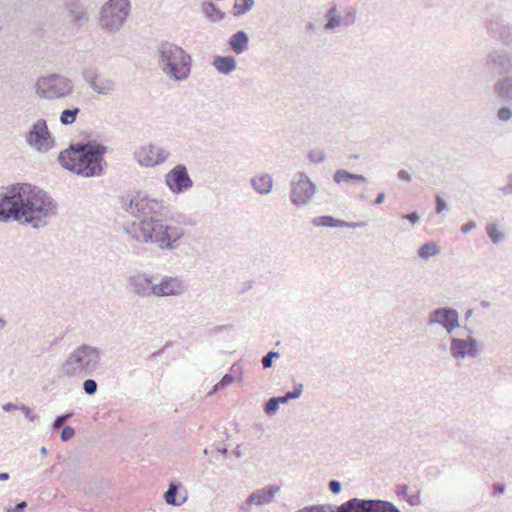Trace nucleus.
<instances>
[{"mask_svg":"<svg viewBox=\"0 0 512 512\" xmlns=\"http://www.w3.org/2000/svg\"><path fill=\"white\" fill-rule=\"evenodd\" d=\"M275 399L277 400L278 404H285L289 401V399L287 398V395L285 394L284 396H279V397H275Z\"/></svg>","mask_w":512,"mask_h":512,"instance_id":"0e129e2a","label":"nucleus"},{"mask_svg":"<svg viewBox=\"0 0 512 512\" xmlns=\"http://www.w3.org/2000/svg\"><path fill=\"white\" fill-rule=\"evenodd\" d=\"M169 155V151L157 147L153 144L142 147L135 153L139 164L146 167H154L162 164L169 157Z\"/></svg>","mask_w":512,"mask_h":512,"instance_id":"dca6fc26","label":"nucleus"},{"mask_svg":"<svg viewBox=\"0 0 512 512\" xmlns=\"http://www.w3.org/2000/svg\"><path fill=\"white\" fill-rule=\"evenodd\" d=\"M487 235L489 236L490 240L493 242V244L498 245L499 243L503 242L505 239V235L503 232H501L496 224H489L486 227Z\"/></svg>","mask_w":512,"mask_h":512,"instance_id":"72a5a7b5","label":"nucleus"},{"mask_svg":"<svg viewBox=\"0 0 512 512\" xmlns=\"http://www.w3.org/2000/svg\"><path fill=\"white\" fill-rule=\"evenodd\" d=\"M180 484L172 482L170 483L167 491L164 493V499L167 504L172 506H180L182 503H184L186 498H183V500L178 501L177 500V494L179 490Z\"/></svg>","mask_w":512,"mask_h":512,"instance_id":"c85d7f7f","label":"nucleus"},{"mask_svg":"<svg viewBox=\"0 0 512 512\" xmlns=\"http://www.w3.org/2000/svg\"><path fill=\"white\" fill-rule=\"evenodd\" d=\"M212 65L221 74L227 75L236 69L237 63L233 56H215Z\"/></svg>","mask_w":512,"mask_h":512,"instance_id":"b1692460","label":"nucleus"},{"mask_svg":"<svg viewBox=\"0 0 512 512\" xmlns=\"http://www.w3.org/2000/svg\"><path fill=\"white\" fill-rule=\"evenodd\" d=\"M188 290L187 283L178 276H163L153 285V296L179 297Z\"/></svg>","mask_w":512,"mask_h":512,"instance_id":"f8f14e48","label":"nucleus"},{"mask_svg":"<svg viewBox=\"0 0 512 512\" xmlns=\"http://www.w3.org/2000/svg\"><path fill=\"white\" fill-rule=\"evenodd\" d=\"M497 96L506 102H512V75H506L497 80L494 85Z\"/></svg>","mask_w":512,"mask_h":512,"instance_id":"412c9836","label":"nucleus"},{"mask_svg":"<svg viewBox=\"0 0 512 512\" xmlns=\"http://www.w3.org/2000/svg\"><path fill=\"white\" fill-rule=\"evenodd\" d=\"M67 21L69 26L79 27L84 21H87L88 14L85 7L78 1L68 3Z\"/></svg>","mask_w":512,"mask_h":512,"instance_id":"6ab92c4d","label":"nucleus"},{"mask_svg":"<svg viewBox=\"0 0 512 512\" xmlns=\"http://www.w3.org/2000/svg\"><path fill=\"white\" fill-rule=\"evenodd\" d=\"M402 219L408 220L412 224H417L420 220V216L416 211H414L412 213L402 215Z\"/></svg>","mask_w":512,"mask_h":512,"instance_id":"8fccbe9b","label":"nucleus"},{"mask_svg":"<svg viewBox=\"0 0 512 512\" xmlns=\"http://www.w3.org/2000/svg\"><path fill=\"white\" fill-rule=\"evenodd\" d=\"M233 6V15L236 17L242 16L254 7V0H236Z\"/></svg>","mask_w":512,"mask_h":512,"instance_id":"2f4dec72","label":"nucleus"},{"mask_svg":"<svg viewBox=\"0 0 512 512\" xmlns=\"http://www.w3.org/2000/svg\"><path fill=\"white\" fill-rule=\"evenodd\" d=\"M435 203H436V206H435L436 213H441L448 209L446 202L439 195L436 196Z\"/></svg>","mask_w":512,"mask_h":512,"instance_id":"de8ad7c7","label":"nucleus"},{"mask_svg":"<svg viewBox=\"0 0 512 512\" xmlns=\"http://www.w3.org/2000/svg\"><path fill=\"white\" fill-rule=\"evenodd\" d=\"M494 491H495L496 493H500V494L504 493V491H505V486H504V484H501V483H497V484H495V485H494Z\"/></svg>","mask_w":512,"mask_h":512,"instance_id":"e2e57ef3","label":"nucleus"},{"mask_svg":"<svg viewBox=\"0 0 512 512\" xmlns=\"http://www.w3.org/2000/svg\"><path fill=\"white\" fill-rule=\"evenodd\" d=\"M80 108L74 107L71 109H65L60 114V122L63 125H71L76 121Z\"/></svg>","mask_w":512,"mask_h":512,"instance_id":"473e14b6","label":"nucleus"},{"mask_svg":"<svg viewBox=\"0 0 512 512\" xmlns=\"http://www.w3.org/2000/svg\"><path fill=\"white\" fill-rule=\"evenodd\" d=\"M397 177L400 180L405 181V182H410L411 181L410 174L406 170H400L398 172V174H397Z\"/></svg>","mask_w":512,"mask_h":512,"instance_id":"4d7b16f0","label":"nucleus"},{"mask_svg":"<svg viewBox=\"0 0 512 512\" xmlns=\"http://www.w3.org/2000/svg\"><path fill=\"white\" fill-rule=\"evenodd\" d=\"M82 388L87 395L93 396L97 392L98 384L94 379L88 378L82 383Z\"/></svg>","mask_w":512,"mask_h":512,"instance_id":"f704fd0d","label":"nucleus"},{"mask_svg":"<svg viewBox=\"0 0 512 512\" xmlns=\"http://www.w3.org/2000/svg\"><path fill=\"white\" fill-rule=\"evenodd\" d=\"M312 224L316 227H348V228H357L364 227L366 222H347L344 220L336 219L333 216H318L312 219Z\"/></svg>","mask_w":512,"mask_h":512,"instance_id":"a211bd4d","label":"nucleus"},{"mask_svg":"<svg viewBox=\"0 0 512 512\" xmlns=\"http://www.w3.org/2000/svg\"><path fill=\"white\" fill-rule=\"evenodd\" d=\"M73 412H66L64 414H61L59 416H57L55 418V420L53 421L52 423V429L53 430H58L60 429V427L65 423L67 422L69 419H71L73 417Z\"/></svg>","mask_w":512,"mask_h":512,"instance_id":"e433bc0d","label":"nucleus"},{"mask_svg":"<svg viewBox=\"0 0 512 512\" xmlns=\"http://www.w3.org/2000/svg\"><path fill=\"white\" fill-rule=\"evenodd\" d=\"M130 11V0H108L99 11V26L109 33H116L124 26Z\"/></svg>","mask_w":512,"mask_h":512,"instance_id":"423d86ee","label":"nucleus"},{"mask_svg":"<svg viewBox=\"0 0 512 512\" xmlns=\"http://www.w3.org/2000/svg\"><path fill=\"white\" fill-rule=\"evenodd\" d=\"M314 512H338V508L335 509L331 505H318L313 506Z\"/></svg>","mask_w":512,"mask_h":512,"instance_id":"3c124183","label":"nucleus"},{"mask_svg":"<svg viewBox=\"0 0 512 512\" xmlns=\"http://www.w3.org/2000/svg\"><path fill=\"white\" fill-rule=\"evenodd\" d=\"M75 435V429L71 426H65L61 431V440L63 442L69 441Z\"/></svg>","mask_w":512,"mask_h":512,"instance_id":"c03bdc74","label":"nucleus"},{"mask_svg":"<svg viewBox=\"0 0 512 512\" xmlns=\"http://www.w3.org/2000/svg\"><path fill=\"white\" fill-rule=\"evenodd\" d=\"M329 489L333 494H339L342 490V484L338 480H331L329 482Z\"/></svg>","mask_w":512,"mask_h":512,"instance_id":"09e8293b","label":"nucleus"},{"mask_svg":"<svg viewBox=\"0 0 512 512\" xmlns=\"http://www.w3.org/2000/svg\"><path fill=\"white\" fill-rule=\"evenodd\" d=\"M26 507H27V502L21 501V502L17 503L15 507L9 509L8 512H23Z\"/></svg>","mask_w":512,"mask_h":512,"instance_id":"5fc2aeb1","label":"nucleus"},{"mask_svg":"<svg viewBox=\"0 0 512 512\" xmlns=\"http://www.w3.org/2000/svg\"><path fill=\"white\" fill-rule=\"evenodd\" d=\"M26 144L38 153H47L56 145L55 139L43 118L36 120L25 134Z\"/></svg>","mask_w":512,"mask_h":512,"instance_id":"6e6552de","label":"nucleus"},{"mask_svg":"<svg viewBox=\"0 0 512 512\" xmlns=\"http://www.w3.org/2000/svg\"><path fill=\"white\" fill-rule=\"evenodd\" d=\"M279 491V487L269 485L262 489L256 490L257 505L262 506L273 501L275 494Z\"/></svg>","mask_w":512,"mask_h":512,"instance_id":"a878e982","label":"nucleus"},{"mask_svg":"<svg viewBox=\"0 0 512 512\" xmlns=\"http://www.w3.org/2000/svg\"><path fill=\"white\" fill-rule=\"evenodd\" d=\"M356 22V12L355 11H346L345 15L341 16V24L344 26H351Z\"/></svg>","mask_w":512,"mask_h":512,"instance_id":"37998d69","label":"nucleus"},{"mask_svg":"<svg viewBox=\"0 0 512 512\" xmlns=\"http://www.w3.org/2000/svg\"><path fill=\"white\" fill-rule=\"evenodd\" d=\"M123 209L135 217L125 226L126 233L140 243L156 244L161 250H174L184 236L183 228L165 223L172 212L163 200L138 192L129 200L122 199Z\"/></svg>","mask_w":512,"mask_h":512,"instance_id":"f257e3e1","label":"nucleus"},{"mask_svg":"<svg viewBox=\"0 0 512 512\" xmlns=\"http://www.w3.org/2000/svg\"><path fill=\"white\" fill-rule=\"evenodd\" d=\"M406 500L411 506H417L420 504V493L418 492L415 495H410Z\"/></svg>","mask_w":512,"mask_h":512,"instance_id":"864d4df0","label":"nucleus"},{"mask_svg":"<svg viewBox=\"0 0 512 512\" xmlns=\"http://www.w3.org/2000/svg\"><path fill=\"white\" fill-rule=\"evenodd\" d=\"M326 23L324 25L325 31H330L335 28L340 27L341 24V16L338 14V9L334 5L328 9V11L325 14Z\"/></svg>","mask_w":512,"mask_h":512,"instance_id":"bb28decb","label":"nucleus"},{"mask_svg":"<svg viewBox=\"0 0 512 512\" xmlns=\"http://www.w3.org/2000/svg\"><path fill=\"white\" fill-rule=\"evenodd\" d=\"M72 80L62 74L51 73L38 77L35 93L42 99L57 100L73 93Z\"/></svg>","mask_w":512,"mask_h":512,"instance_id":"0eeeda50","label":"nucleus"},{"mask_svg":"<svg viewBox=\"0 0 512 512\" xmlns=\"http://www.w3.org/2000/svg\"><path fill=\"white\" fill-rule=\"evenodd\" d=\"M459 313L456 309L451 307H440L432 310L427 319L428 326L439 325L448 334H452L453 331L460 327Z\"/></svg>","mask_w":512,"mask_h":512,"instance_id":"9b49d317","label":"nucleus"},{"mask_svg":"<svg viewBox=\"0 0 512 512\" xmlns=\"http://www.w3.org/2000/svg\"><path fill=\"white\" fill-rule=\"evenodd\" d=\"M449 352L456 360L476 358L479 355L478 341L473 337H451Z\"/></svg>","mask_w":512,"mask_h":512,"instance_id":"2eb2a0df","label":"nucleus"},{"mask_svg":"<svg viewBox=\"0 0 512 512\" xmlns=\"http://www.w3.org/2000/svg\"><path fill=\"white\" fill-rule=\"evenodd\" d=\"M249 36L243 31L239 30L234 33L228 40L230 49L236 54H242L248 49Z\"/></svg>","mask_w":512,"mask_h":512,"instance_id":"4be33fe9","label":"nucleus"},{"mask_svg":"<svg viewBox=\"0 0 512 512\" xmlns=\"http://www.w3.org/2000/svg\"><path fill=\"white\" fill-rule=\"evenodd\" d=\"M408 491V486L406 484H402L398 486L397 494L400 496H406Z\"/></svg>","mask_w":512,"mask_h":512,"instance_id":"bf43d9fd","label":"nucleus"},{"mask_svg":"<svg viewBox=\"0 0 512 512\" xmlns=\"http://www.w3.org/2000/svg\"><path fill=\"white\" fill-rule=\"evenodd\" d=\"M82 76L84 81L88 83L91 89H93L95 84L98 82V75L93 70L84 69L82 71Z\"/></svg>","mask_w":512,"mask_h":512,"instance_id":"c9c22d12","label":"nucleus"},{"mask_svg":"<svg viewBox=\"0 0 512 512\" xmlns=\"http://www.w3.org/2000/svg\"><path fill=\"white\" fill-rule=\"evenodd\" d=\"M240 511H241V512H251V506H250L247 502H244V503L240 506Z\"/></svg>","mask_w":512,"mask_h":512,"instance_id":"69168bd1","label":"nucleus"},{"mask_svg":"<svg viewBox=\"0 0 512 512\" xmlns=\"http://www.w3.org/2000/svg\"><path fill=\"white\" fill-rule=\"evenodd\" d=\"M107 147L94 140L70 144L58 155L59 164L80 176H98L103 171Z\"/></svg>","mask_w":512,"mask_h":512,"instance_id":"7ed1b4c3","label":"nucleus"},{"mask_svg":"<svg viewBox=\"0 0 512 512\" xmlns=\"http://www.w3.org/2000/svg\"><path fill=\"white\" fill-rule=\"evenodd\" d=\"M20 406L14 404V403H11V402H8V403H5L2 405V409L6 412H10L12 410H16V409H19Z\"/></svg>","mask_w":512,"mask_h":512,"instance_id":"13d9d810","label":"nucleus"},{"mask_svg":"<svg viewBox=\"0 0 512 512\" xmlns=\"http://www.w3.org/2000/svg\"><path fill=\"white\" fill-rule=\"evenodd\" d=\"M297 512H314L313 506L305 507Z\"/></svg>","mask_w":512,"mask_h":512,"instance_id":"774afa93","label":"nucleus"},{"mask_svg":"<svg viewBox=\"0 0 512 512\" xmlns=\"http://www.w3.org/2000/svg\"><path fill=\"white\" fill-rule=\"evenodd\" d=\"M500 191L505 195L512 194V173L508 176V184L501 187Z\"/></svg>","mask_w":512,"mask_h":512,"instance_id":"603ef678","label":"nucleus"},{"mask_svg":"<svg viewBox=\"0 0 512 512\" xmlns=\"http://www.w3.org/2000/svg\"><path fill=\"white\" fill-rule=\"evenodd\" d=\"M306 31H314L316 29V26L313 22H309L307 23L306 27H305Z\"/></svg>","mask_w":512,"mask_h":512,"instance_id":"338daca9","label":"nucleus"},{"mask_svg":"<svg viewBox=\"0 0 512 512\" xmlns=\"http://www.w3.org/2000/svg\"><path fill=\"white\" fill-rule=\"evenodd\" d=\"M57 203L45 190L29 183L1 188L0 222H18L34 229L45 227L57 215Z\"/></svg>","mask_w":512,"mask_h":512,"instance_id":"f03ea898","label":"nucleus"},{"mask_svg":"<svg viewBox=\"0 0 512 512\" xmlns=\"http://www.w3.org/2000/svg\"><path fill=\"white\" fill-rule=\"evenodd\" d=\"M128 285L133 294L141 298H148L153 296V285H155V278L153 275L138 272L130 276L128 279Z\"/></svg>","mask_w":512,"mask_h":512,"instance_id":"f3484780","label":"nucleus"},{"mask_svg":"<svg viewBox=\"0 0 512 512\" xmlns=\"http://www.w3.org/2000/svg\"><path fill=\"white\" fill-rule=\"evenodd\" d=\"M201 11L204 16L211 22L221 21L225 17V13L211 1H203L201 3Z\"/></svg>","mask_w":512,"mask_h":512,"instance_id":"393cba45","label":"nucleus"},{"mask_svg":"<svg viewBox=\"0 0 512 512\" xmlns=\"http://www.w3.org/2000/svg\"><path fill=\"white\" fill-rule=\"evenodd\" d=\"M92 90L98 94L108 95L115 90V84L110 79H98V82L95 84Z\"/></svg>","mask_w":512,"mask_h":512,"instance_id":"7c9ffc66","label":"nucleus"},{"mask_svg":"<svg viewBox=\"0 0 512 512\" xmlns=\"http://www.w3.org/2000/svg\"><path fill=\"white\" fill-rule=\"evenodd\" d=\"M489 32L498 37V39L503 43V45L512 44V25L504 24L496 21H491L488 26Z\"/></svg>","mask_w":512,"mask_h":512,"instance_id":"aec40b11","label":"nucleus"},{"mask_svg":"<svg viewBox=\"0 0 512 512\" xmlns=\"http://www.w3.org/2000/svg\"><path fill=\"white\" fill-rule=\"evenodd\" d=\"M279 404L275 397L270 398L267 403L265 404L264 411L267 415H274L279 410Z\"/></svg>","mask_w":512,"mask_h":512,"instance_id":"ea45409f","label":"nucleus"},{"mask_svg":"<svg viewBox=\"0 0 512 512\" xmlns=\"http://www.w3.org/2000/svg\"><path fill=\"white\" fill-rule=\"evenodd\" d=\"M101 351L99 348L82 344L76 347L62 364V371L67 377L84 378L92 376L100 367Z\"/></svg>","mask_w":512,"mask_h":512,"instance_id":"39448f33","label":"nucleus"},{"mask_svg":"<svg viewBox=\"0 0 512 512\" xmlns=\"http://www.w3.org/2000/svg\"><path fill=\"white\" fill-rule=\"evenodd\" d=\"M385 200V193L384 192H380L377 197L375 198L374 200V204L376 205H380L384 202Z\"/></svg>","mask_w":512,"mask_h":512,"instance_id":"680f3d73","label":"nucleus"},{"mask_svg":"<svg viewBox=\"0 0 512 512\" xmlns=\"http://www.w3.org/2000/svg\"><path fill=\"white\" fill-rule=\"evenodd\" d=\"M234 376L232 374H225L222 379L213 387V392L222 389L234 382Z\"/></svg>","mask_w":512,"mask_h":512,"instance_id":"a19ab883","label":"nucleus"},{"mask_svg":"<svg viewBox=\"0 0 512 512\" xmlns=\"http://www.w3.org/2000/svg\"><path fill=\"white\" fill-rule=\"evenodd\" d=\"M338 512H401L393 503L380 499L352 498L341 504Z\"/></svg>","mask_w":512,"mask_h":512,"instance_id":"1a4fd4ad","label":"nucleus"},{"mask_svg":"<svg viewBox=\"0 0 512 512\" xmlns=\"http://www.w3.org/2000/svg\"><path fill=\"white\" fill-rule=\"evenodd\" d=\"M165 184L174 194H182L193 186L187 167L184 164H177L165 175Z\"/></svg>","mask_w":512,"mask_h":512,"instance_id":"ddd939ff","label":"nucleus"},{"mask_svg":"<svg viewBox=\"0 0 512 512\" xmlns=\"http://www.w3.org/2000/svg\"><path fill=\"white\" fill-rule=\"evenodd\" d=\"M307 157L310 162L319 164L325 160L326 154L323 150H311L308 152Z\"/></svg>","mask_w":512,"mask_h":512,"instance_id":"4c0bfd02","label":"nucleus"},{"mask_svg":"<svg viewBox=\"0 0 512 512\" xmlns=\"http://www.w3.org/2000/svg\"><path fill=\"white\" fill-rule=\"evenodd\" d=\"M245 502H247L250 506H251L252 504H256V505H257V497H256V493H255V492L251 493V494L247 497V499L245 500Z\"/></svg>","mask_w":512,"mask_h":512,"instance_id":"052dcab7","label":"nucleus"},{"mask_svg":"<svg viewBox=\"0 0 512 512\" xmlns=\"http://www.w3.org/2000/svg\"><path fill=\"white\" fill-rule=\"evenodd\" d=\"M280 357V353L278 351H269L263 358H262V365L264 369L270 368L273 366L274 359H278Z\"/></svg>","mask_w":512,"mask_h":512,"instance_id":"58836bf2","label":"nucleus"},{"mask_svg":"<svg viewBox=\"0 0 512 512\" xmlns=\"http://www.w3.org/2000/svg\"><path fill=\"white\" fill-rule=\"evenodd\" d=\"M251 184L257 193L261 195H267L272 190L273 179L270 174L265 173L253 177L251 180Z\"/></svg>","mask_w":512,"mask_h":512,"instance_id":"5701e85b","label":"nucleus"},{"mask_svg":"<svg viewBox=\"0 0 512 512\" xmlns=\"http://www.w3.org/2000/svg\"><path fill=\"white\" fill-rule=\"evenodd\" d=\"M417 253L421 259L427 260L431 256L438 255L440 248L435 242H427L419 247Z\"/></svg>","mask_w":512,"mask_h":512,"instance_id":"c756f323","label":"nucleus"},{"mask_svg":"<svg viewBox=\"0 0 512 512\" xmlns=\"http://www.w3.org/2000/svg\"><path fill=\"white\" fill-rule=\"evenodd\" d=\"M155 56L159 69L168 79L181 82L190 76L192 57L179 45L161 41L156 47Z\"/></svg>","mask_w":512,"mask_h":512,"instance_id":"20e7f679","label":"nucleus"},{"mask_svg":"<svg viewBox=\"0 0 512 512\" xmlns=\"http://www.w3.org/2000/svg\"><path fill=\"white\" fill-rule=\"evenodd\" d=\"M315 193L316 185L305 173H299L291 182L290 199L297 207L307 205Z\"/></svg>","mask_w":512,"mask_h":512,"instance_id":"9d476101","label":"nucleus"},{"mask_svg":"<svg viewBox=\"0 0 512 512\" xmlns=\"http://www.w3.org/2000/svg\"><path fill=\"white\" fill-rule=\"evenodd\" d=\"M19 410H21L25 417L30 421L34 422L37 419V415L33 413L32 409L24 404L20 405Z\"/></svg>","mask_w":512,"mask_h":512,"instance_id":"a18cd8bd","label":"nucleus"},{"mask_svg":"<svg viewBox=\"0 0 512 512\" xmlns=\"http://www.w3.org/2000/svg\"><path fill=\"white\" fill-rule=\"evenodd\" d=\"M302 392H303V385L302 384H297L294 387V390L286 393V395H287V398L289 400H292V399L299 398L301 396Z\"/></svg>","mask_w":512,"mask_h":512,"instance_id":"49530a36","label":"nucleus"},{"mask_svg":"<svg viewBox=\"0 0 512 512\" xmlns=\"http://www.w3.org/2000/svg\"><path fill=\"white\" fill-rule=\"evenodd\" d=\"M475 228H476L475 223L471 221V222H468L461 226V232L466 234V233L474 230Z\"/></svg>","mask_w":512,"mask_h":512,"instance_id":"6e6d98bb","label":"nucleus"},{"mask_svg":"<svg viewBox=\"0 0 512 512\" xmlns=\"http://www.w3.org/2000/svg\"><path fill=\"white\" fill-rule=\"evenodd\" d=\"M333 180L337 184H340L347 180H354L358 183H362L366 181V178L364 175L355 174L344 169H339L335 171L333 175Z\"/></svg>","mask_w":512,"mask_h":512,"instance_id":"cd10ccee","label":"nucleus"},{"mask_svg":"<svg viewBox=\"0 0 512 512\" xmlns=\"http://www.w3.org/2000/svg\"><path fill=\"white\" fill-rule=\"evenodd\" d=\"M511 117H512V110L509 107L503 106L498 109L497 118L500 121L506 122V121L510 120Z\"/></svg>","mask_w":512,"mask_h":512,"instance_id":"79ce46f5","label":"nucleus"},{"mask_svg":"<svg viewBox=\"0 0 512 512\" xmlns=\"http://www.w3.org/2000/svg\"><path fill=\"white\" fill-rule=\"evenodd\" d=\"M486 68L498 75H509L512 72V53L499 48L489 51L485 58Z\"/></svg>","mask_w":512,"mask_h":512,"instance_id":"4468645a","label":"nucleus"}]
</instances>
